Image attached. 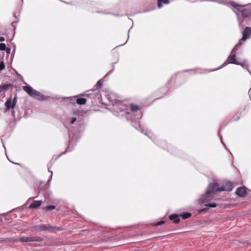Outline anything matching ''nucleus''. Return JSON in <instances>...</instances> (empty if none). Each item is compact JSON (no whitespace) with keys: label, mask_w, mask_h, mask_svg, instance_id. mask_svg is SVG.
Listing matches in <instances>:
<instances>
[{"label":"nucleus","mask_w":251,"mask_h":251,"mask_svg":"<svg viewBox=\"0 0 251 251\" xmlns=\"http://www.w3.org/2000/svg\"><path fill=\"white\" fill-rule=\"evenodd\" d=\"M218 183L216 182L210 183L207 188V190L205 194L202 196L200 199V203L207 202L212 199L213 197L214 193L216 191V187Z\"/></svg>","instance_id":"1"},{"label":"nucleus","mask_w":251,"mask_h":251,"mask_svg":"<svg viewBox=\"0 0 251 251\" xmlns=\"http://www.w3.org/2000/svg\"><path fill=\"white\" fill-rule=\"evenodd\" d=\"M23 88L24 90L30 96L39 100H41L42 99V96L39 94V93L35 90H34L30 86H23Z\"/></svg>","instance_id":"2"},{"label":"nucleus","mask_w":251,"mask_h":251,"mask_svg":"<svg viewBox=\"0 0 251 251\" xmlns=\"http://www.w3.org/2000/svg\"><path fill=\"white\" fill-rule=\"evenodd\" d=\"M232 6L235 8L238 11L241 12L242 16L244 18L249 17L251 14V12L248 10L243 9L244 6L232 4Z\"/></svg>","instance_id":"3"},{"label":"nucleus","mask_w":251,"mask_h":251,"mask_svg":"<svg viewBox=\"0 0 251 251\" xmlns=\"http://www.w3.org/2000/svg\"><path fill=\"white\" fill-rule=\"evenodd\" d=\"M233 186L232 184L230 182H227L226 183L224 186H221L220 187H216V191L217 192H221L223 191H229L232 190Z\"/></svg>","instance_id":"4"},{"label":"nucleus","mask_w":251,"mask_h":251,"mask_svg":"<svg viewBox=\"0 0 251 251\" xmlns=\"http://www.w3.org/2000/svg\"><path fill=\"white\" fill-rule=\"evenodd\" d=\"M17 102V100L16 98L14 99V100H12L11 99H7L6 102H5V105L6 107V112L7 110H9L10 108L13 109L16 105Z\"/></svg>","instance_id":"5"},{"label":"nucleus","mask_w":251,"mask_h":251,"mask_svg":"<svg viewBox=\"0 0 251 251\" xmlns=\"http://www.w3.org/2000/svg\"><path fill=\"white\" fill-rule=\"evenodd\" d=\"M251 35V28L250 27H246L243 32V37L241 40L245 41L247 38H249Z\"/></svg>","instance_id":"6"},{"label":"nucleus","mask_w":251,"mask_h":251,"mask_svg":"<svg viewBox=\"0 0 251 251\" xmlns=\"http://www.w3.org/2000/svg\"><path fill=\"white\" fill-rule=\"evenodd\" d=\"M228 59L229 60V63L234 64L236 65L240 64V61L236 60V55L234 54L229 55Z\"/></svg>","instance_id":"7"},{"label":"nucleus","mask_w":251,"mask_h":251,"mask_svg":"<svg viewBox=\"0 0 251 251\" xmlns=\"http://www.w3.org/2000/svg\"><path fill=\"white\" fill-rule=\"evenodd\" d=\"M236 194L240 197H244L246 195V190L244 187L238 188Z\"/></svg>","instance_id":"8"},{"label":"nucleus","mask_w":251,"mask_h":251,"mask_svg":"<svg viewBox=\"0 0 251 251\" xmlns=\"http://www.w3.org/2000/svg\"><path fill=\"white\" fill-rule=\"evenodd\" d=\"M41 203H42L41 201H34L32 203H31L29 205V207L30 209L37 208L41 205Z\"/></svg>","instance_id":"9"},{"label":"nucleus","mask_w":251,"mask_h":251,"mask_svg":"<svg viewBox=\"0 0 251 251\" xmlns=\"http://www.w3.org/2000/svg\"><path fill=\"white\" fill-rule=\"evenodd\" d=\"M38 228L41 230H50L51 229L55 228V227L49 226L46 225H40L38 226Z\"/></svg>","instance_id":"10"},{"label":"nucleus","mask_w":251,"mask_h":251,"mask_svg":"<svg viewBox=\"0 0 251 251\" xmlns=\"http://www.w3.org/2000/svg\"><path fill=\"white\" fill-rule=\"evenodd\" d=\"M169 219L174 221L175 224H177L179 222V219L177 214H172L169 216Z\"/></svg>","instance_id":"11"},{"label":"nucleus","mask_w":251,"mask_h":251,"mask_svg":"<svg viewBox=\"0 0 251 251\" xmlns=\"http://www.w3.org/2000/svg\"><path fill=\"white\" fill-rule=\"evenodd\" d=\"M158 7L161 8L162 6V3L168 4L169 3V0H157Z\"/></svg>","instance_id":"12"},{"label":"nucleus","mask_w":251,"mask_h":251,"mask_svg":"<svg viewBox=\"0 0 251 251\" xmlns=\"http://www.w3.org/2000/svg\"><path fill=\"white\" fill-rule=\"evenodd\" d=\"M76 103L79 105L84 104L86 102V99L84 98H78L76 100Z\"/></svg>","instance_id":"13"},{"label":"nucleus","mask_w":251,"mask_h":251,"mask_svg":"<svg viewBox=\"0 0 251 251\" xmlns=\"http://www.w3.org/2000/svg\"><path fill=\"white\" fill-rule=\"evenodd\" d=\"M191 216V214L190 213H185L182 214L180 215V217H182L183 219H187L190 217Z\"/></svg>","instance_id":"14"},{"label":"nucleus","mask_w":251,"mask_h":251,"mask_svg":"<svg viewBox=\"0 0 251 251\" xmlns=\"http://www.w3.org/2000/svg\"><path fill=\"white\" fill-rule=\"evenodd\" d=\"M20 241L22 242H29V237H22L20 238Z\"/></svg>","instance_id":"15"},{"label":"nucleus","mask_w":251,"mask_h":251,"mask_svg":"<svg viewBox=\"0 0 251 251\" xmlns=\"http://www.w3.org/2000/svg\"><path fill=\"white\" fill-rule=\"evenodd\" d=\"M131 109L133 111H135L138 109V106L134 104H131Z\"/></svg>","instance_id":"16"},{"label":"nucleus","mask_w":251,"mask_h":251,"mask_svg":"<svg viewBox=\"0 0 251 251\" xmlns=\"http://www.w3.org/2000/svg\"><path fill=\"white\" fill-rule=\"evenodd\" d=\"M76 120L75 117H73L68 119V122L70 124H73Z\"/></svg>","instance_id":"17"},{"label":"nucleus","mask_w":251,"mask_h":251,"mask_svg":"<svg viewBox=\"0 0 251 251\" xmlns=\"http://www.w3.org/2000/svg\"><path fill=\"white\" fill-rule=\"evenodd\" d=\"M55 209V206L53 205H48L45 207V209L47 210H52Z\"/></svg>","instance_id":"18"},{"label":"nucleus","mask_w":251,"mask_h":251,"mask_svg":"<svg viewBox=\"0 0 251 251\" xmlns=\"http://www.w3.org/2000/svg\"><path fill=\"white\" fill-rule=\"evenodd\" d=\"M43 240L41 237H34V242H40Z\"/></svg>","instance_id":"19"},{"label":"nucleus","mask_w":251,"mask_h":251,"mask_svg":"<svg viewBox=\"0 0 251 251\" xmlns=\"http://www.w3.org/2000/svg\"><path fill=\"white\" fill-rule=\"evenodd\" d=\"M239 65H241L244 68H247L248 67V64L245 62H240V64H239Z\"/></svg>","instance_id":"20"},{"label":"nucleus","mask_w":251,"mask_h":251,"mask_svg":"<svg viewBox=\"0 0 251 251\" xmlns=\"http://www.w3.org/2000/svg\"><path fill=\"white\" fill-rule=\"evenodd\" d=\"M6 49L5 45L3 43L0 44V50H4Z\"/></svg>","instance_id":"21"},{"label":"nucleus","mask_w":251,"mask_h":251,"mask_svg":"<svg viewBox=\"0 0 251 251\" xmlns=\"http://www.w3.org/2000/svg\"><path fill=\"white\" fill-rule=\"evenodd\" d=\"M206 206L207 207H216V205L215 203H207L206 204Z\"/></svg>","instance_id":"22"},{"label":"nucleus","mask_w":251,"mask_h":251,"mask_svg":"<svg viewBox=\"0 0 251 251\" xmlns=\"http://www.w3.org/2000/svg\"><path fill=\"white\" fill-rule=\"evenodd\" d=\"M102 86V82L99 80L98 81L97 84H96V87L97 89L100 88Z\"/></svg>","instance_id":"23"},{"label":"nucleus","mask_w":251,"mask_h":251,"mask_svg":"<svg viewBox=\"0 0 251 251\" xmlns=\"http://www.w3.org/2000/svg\"><path fill=\"white\" fill-rule=\"evenodd\" d=\"M5 68V64L3 62L0 63V71L3 70Z\"/></svg>","instance_id":"24"},{"label":"nucleus","mask_w":251,"mask_h":251,"mask_svg":"<svg viewBox=\"0 0 251 251\" xmlns=\"http://www.w3.org/2000/svg\"><path fill=\"white\" fill-rule=\"evenodd\" d=\"M4 50H6L7 53H10L11 49L6 47V49Z\"/></svg>","instance_id":"25"},{"label":"nucleus","mask_w":251,"mask_h":251,"mask_svg":"<svg viewBox=\"0 0 251 251\" xmlns=\"http://www.w3.org/2000/svg\"><path fill=\"white\" fill-rule=\"evenodd\" d=\"M34 242V237H29V242Z\"/></svg>","instance_id":"26"},{"label":"nucleus","mask_w":251,"mask_h":251,"mask_svg":"<svg viewBox=\"0 0 251 251\" xmlns=\"http://www.w3.org/2000/svg\"><path fill=\"white\" fill-rule=\"evenodd\" d=\"M4 40H5V39L4 37H0V42H3Z\"/></svg>","instance_id":"27"},{"label":"nucleus","mask_w":251,"mask_h":251,"mask_svg":"<svg viewBox=\"0 0 251 251\" xmlns=\"http://www.w3.org/2000/svg\"><path fill=\"white\" fill-rule=\"evenodd\" d=\"M49 169H49V168H48V170H49V171L50 172V173H51V175H50V179H49V181H50V179L52 177V171H50Z\"/></svg>","instance_id":"28"},{"label":"nucleus","mask_w":251,"mask_h":251,"mask_svg":"<svg viewBox=\"0 0 251 251\" xmlns=\"http://www.w3.org/2000/svg\"><path fill=\"white\" fill-rule=\"evenodd\" d=\"M239 118H240V117H239L238 116H236V117H234V120H238Z\"/></svg>","instance_id":"29"},{"label":"nucleus","mask_w":251,"mask_h":251,"mask_svg":"<svg viewBox=\"0 0 251 251\" xmlns=\"http://www.w3.org/2000/svg\"><path fill=\"white\" fill-rule=\"evenodd\" d=\"M12 115L14 117H15V111L14 110L12 111Z\"/></svg>","instance_id":"30"},{"label":"nucleus","mask_w":251,"mask_h":251,"mask_svg":"<svg viewBox=\"0 0 251 251\" xmlns=\"http://www.w3.org/2000/svg\"><path fill=\"white\" fill-rule=\"evenodd\" d=\"M164 223V221H161L160 222H159L158 224V225H161L163 224Z\"/></svg>","instance_id":"31"},{"label":"nucleus","mask_w":251,"mask_h":251,"mask_svg":"<svg viewBox=\"0 0 251 251\" xmlns=\"http://www.w3.org/2000/svg\"><path fill=\"white\" fill-rule=\"evenodd\" d=\"M90 95V94H89V93H87V94H86H86H82V96H88V95Z\"/></svg>","instance_id":"32"},{"label":"nucleus","mask_w":251,"mask_h":251,"mask_svg":"<svg viewBox=\"0 0 251 251\" xmlns=\"http://www.w3.org/2000/svg\"><path fill=\"white\" fill-rule=\"evenodd\" d=\"M238 45V44H237L235 47L234 48L232 49V51H231V52H232L233 51H234L236 47Z\"/></svg>","instance_id":"33"},{"label":"nucleus","mask_w":251,"mask_h":251,"mask_svg":"<svg viewBox=\"0 0 251 251\" xmlns=\"http://www.w3.org/2000/svg\"><path fill=\"white\" fill-rule=\"evenodd\" d=\"M226 64V62H225L221 66L220 68H221L222 66H224L225 64Z\"/></svg>","instance_id":"34"},{"label":"nucleus","mask_w":251,"mask_h":251,"mask_svg":"<svg viewBox=\"0 0 251 251\" xmlns=\"http://www.w3.org/2000/svg\"><path fill=\"white\" fill-rule=\"evenodd\" d=\"M66 150H67V151H70V150H69V148H68Z\"/></svg>","instance_id":"35"},{"label":"nucleus","mask_w":251,"mask_h":251,"mask_svg":"<svg viewBox=\"0 0 251 251\" xmlns=\"http://www.w3.org/2000/svg\"><path fill=\"white\" fill-rule=\"evenodd\" d=\"M239 25H241V22L239 20Z\"/></svg>","instance_id":"36"},{"label":"nucleus","mask_w":251,"mask_h":251,"mask_svg":"<svg viewBox=\"0 0 251 251\" xmlns=\"http://www.w3.org/2000/svg\"><path fill=\"white\" fill-rule=\"evenodd\" d=\"M1 241H0V242H1Z\"/></svg>","instance_id":"37"}]
</instances>
